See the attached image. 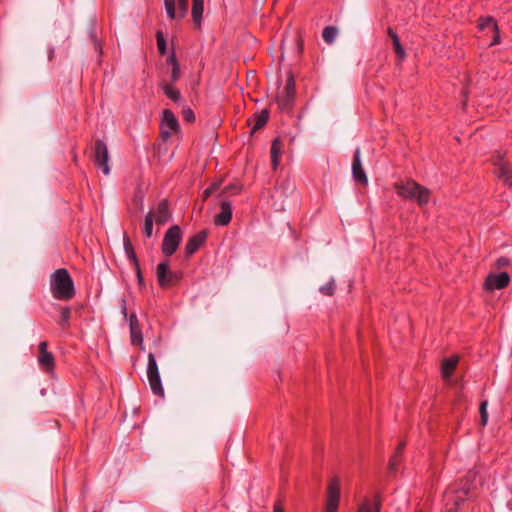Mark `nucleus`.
<instances>
[{"label":"nucleus","mask_w":512,"mask_h":512,"mask_svg":"<svg viewBox=\"0 0 512 512\" xmlns=\"http://www.w3.org/2000/svg\"><path fill=\"white\" fill-rule=\"evenodd\" d=\"M180 131L178 119L170 109H164L160 123V136L162 141H168L173 134Z\"/></svg>","instance_id":"39448f33"},{"label":"nucleus","mask_w":512,"mask_h":512,"mask_svg":"<svg viewBox=\"0 0 512 512\" xmlns=\"http://www.w3.org/2000/svg\"><path fill=\"white\" fill-rule=\"evenodd\" d=\"M136 273H137V277H138V280L139 282H142L143 281V277H142V273H141V269H140V264L138 263V268H134Z\"/></svg>","instance_id":"49530a36"},{"label":"nucleus","mask_w":512,"mask_h":512,"mask_svg":"<svg viewBox=\"0 0 512 512\" xmlns=\"http://www.w3.org/2000/svg\"><path fill=\"white\" fill-rule=\"evenodd\" d=\"M165 10L169 19H176L175 0H164Z\"/></svg>","instance_id":"c85d7f7f"},{"label":"nucleus","mask_w":512,"mask_h":512,"mask_svg":"<svg viewBox=\"0 0 512 512\" xmlns=\"http://www.w3.org/2000/svg\"><path fill=\"white\" fill-rule=\"evenodd\" d=\"M182 118L188 123H193L195 121V114L191 108H185L182 110Z\"/></svg>","instance_id":"473e14b6"},{"label":"nucleus","mask_w":512,"mask_h":512,"mask_svg":"<svg viewBox=\"0 0 512 512\" xmlns=\"http://www.w3.org/2000/svg\"><path fill=\"white\" fill-rule=\"evenodd\" d=\"M478 28L481 31H484L485 29L489 28L494 33L493 40L490 44L491 46L500 44L499 28H498V25H497L496 21L494 20V18H492L490 16L479 18Z\"/></svg>","instance_id":"2eb2a0df"},{"label":"nucleus","mask_w":512,"mask_h":512,"mask_svg":"<svg viewBox=\"0 0 512 512\" xmlns=\"http://www.w3.org/2000/svg\"><path fill=\"white\" fill-rule=\"evenodd\" d=\"M52 56H53V50L50 51L49 59H52Z\"/></svg>","instance_id":"de8ad7c7"},{"label":"nucleus","mask_w":512,"mask_h":512,"mask_svg":"<svg viewBox=\"0 0 512 512\" xmlns=\"http://www.w3.org/2000/svg\"><path fill=\"white\" fill-rule=\"evenodd\" d=\"M50 291L57 300L68 301L75 296L74 282L67 269H56L50 275Z\"/></svg>","instance_id":"f257e3e1"},{"label":"nucleus","mask_w":512,"mask_h":512,"mask_svg":"<svg viewBox=\"0 0 512 512\" xmlns=\"http://www.w3.org/2000/svg\"><path fill=\"white\" fill-rule=\"evenodd\" d=\"M204 10V0H193L192 19L196 27H200Z\"/></svg>","instance_id":"aec40b11"},{"label":"nucleus","mask_w":512,"mask_h":512,"mask_svg":"<svg viewBox=\"0 0 512 512\" xmlns=\"http://www.w3.org/2000/svg\"><path fill=\"white\" fill-rule=\"evenodd\" d=\"M124 249H125V253H126L127 257L133 264V267L138 268V263H139L138 258L136 256V253L134 251L133 245H132L129 237H127V236H124Z\"/></svg>","instance_id":"412c9836"},{"label":"nucleus","mask_w":512,"mask_h":512,"mask_svg":"<svg viewBox=\"0 0 512 512\" xmlns=\"http://www.w3.org/2000/svg\"><path fill=\"white\" fill-rule=\"evenodd\" d=\"M71 309L70 307H62L60 309L59 325L62 329L67 330L70 327Z\"/></svg>","instance_id":"393cba45"},{"label":"nucleus","mask_w":512,"mask_h":512,"mask_svg":"<svg viewBox=\"0 0 512 512\" xmlns=\"http://www.w3.org/2000/svg\"><path fill=\"white\" fill-rule=\"evenodd\" d=\"M208 237V233L205 230H202L192 237H190L185 245V256L187 258L191 257L195 254L199 248L204 245Z\"/></svg>","instance_id":"ddd939ff"},{"label":"nucleus","mask_w":512,"mask_h":512,"mask_svg":"<svg viewBox=\"0 0 512 512\" xmlns=\"http://www.w3.org/2000/svg\"><path fill=\"white\" fill-rule=\"evenodd\" d=\"M283 142L280 138H275L272 141L270 154H271V165L273 170H277L280 165L281 154L283 149Z\"/></svg>","instance_id":"a211bd4d"},{"label":"nucleus","mask_w":512,"mask_h":512,"mask_svg":"<svg viewBox=\"0 0 512 512\" xmlns=\"http://www.w3.org/2000/svg\"><path fill=\"white\" fill-rule=\"evenodd\" d=\"M183 233L178 225H172L164 234L161 252L164 256H172L182 241Z\"/></svg>","instance_id":"20e7f679"},{"label":"nucleus","mask_w":512,"mask_h":512,"mask_svg":"<svg viewBox=\"0 0 512 512\" xmlns=\"http://www.w3.org/2000/svg\"><path fill=\"white\" fill-rule=\"evenodd\" d=\"M153 213V220L158 225L165 224L171 217L170 211H169V203L166 199L161 200L156 209L152 211Z\"/></svg>","instance_id":"dca6fc26"},{"label":"nucleus","mask_w":512,"mask_h":512,"mask_svg":"<svg viewBox=\"0 0 512 512\" xmlns=\"http://www.w3.org/2000/svg\"><path fill=\"white\" fill-rule=\"evenodd\" d=\"M458 362H459V357L456 355H453V356L446 358L442 361L441 375L444 380L449 379L453 375V373L458 365Z\"/></svg>","instance_id":"6ab92c4d"},{"label":"nucleus","mask_w":512,"mask_h":512,"mask_svg":"<svg viewBox=\"0 0 512 512\" xmlns=\"http://www.w3.org/2000/svg\"><path fill=\"white\" fill-rule=\"evenodd\" d=\"M352 175L356 182L362 185L368 184V178L361 163V153L359 148L355 150L353 155Z\"/></svg>","instance_id":"4468645a"},{"label":"nucleus","mask_w":512,"mask_h":512,"mask_svg":"<svg viewBox=\"0 0 512 512\" xmlns=\"http://www.w3.org/2000/svg\"><path fill=\"white\" fill-rule=\"evenodd\" d=\"M494 167L493 174L509 188L512 187V168L510 164L504 159L502 154H497L491 159Z\"/></svg>","instance_id":"0eeeda50"},{"label":"nucleus","mask_w":512,"mask_h":512,"mask_svg":"<svg viewBox=\"0 0 512 512\" xmlns=\"http://www.w3.org/2000/svg\"><path fill=\"white\" fill-rule=\"evenodd\" d=\"M510 283V276L507 272H501L498 274L490 273L483 284V287L487 291L501 290L506 288Z\"/></svg>","instance_id":"f8f14e48"},{"label":"nucleus","mask_w":512,"mask_h":512,"mask_svg":"<svg viewBox=\"0 0 512 512\" xmlns=\"http://www.w3.org/2000/svg\"><path fill=\"white\" fill-rule=\"evenodd\" d=\"M179 18H183L188 11V0H178ZM177 18V15H176Z\"/></svg>","instance_id":"f704fd0d"},{"label":"nucleus","mask_w":512,"mask_h":512,"mask_svg":"<svg viewBox=\"0 0 512 512\" xmlns=\"http://www.w3.org/2000/svg\"><path fill=\"white\" fill-rule=\"evenodd\" d=\"M341 484L338 477L329 480L326 489V502L324 512H337L340 503Z\"/></svg>","instance_id":"6e6552de"},{"label":"nucleus","mask_w":512,"mask_h":512,"mask_svg":"<svg viewBox=\"0 0 512 512\" xmlns=\"http://www.w3.org/2000/svg\"><path fill=\"white\" fill-rule=\"evenodd\" d=\"M510 263H511V261L509 258H507L505 256H501L496 260L495 266H496V268L500 269V268L508 267L510 265Z\"/></svg>","instance_id":"ea45409f"},{"label":"nucleus","mask_w":512,"mask_h":512,"mask_svg":"<svg viewBox=\"0 0 512 512\" xmlns=\"http://www.w3.org/2000/svg\"><path fill=\"white\" fill-rule=\"evenodd\" d=\"M109 152L106 144L103 140H96L93 147V162L94 165L100 169L104 175L110 173V167L108 165Z\"/></svg>","instance_id":"1a4fd4ad"},{"label":"nucleus","mask_w":512,"mask_h":512,"mask_svg":"<svg viewBox=\"0 0 512 512\" xmlns=\"http://www.w3.org/2000/svg\"><path fill=\"white\" fill-rule=\"evenodd\" d=\"M393 48L397 55V58L399 60H404L406 57V52H405L404 48L402 47L401 42L394 43Z\"/></svg>","instance_id":"c9c22d12"},{"label":"nucleus","mask_w":512,"mask_h":512,"mask_svg":"<svg viewBox=\"0 0 512 512\" xmlns=\"http://www.w3.org/2000/svg\"><path fill=\"white\" fill-rule=\"evenodd\" d=\"M479 412H480L481 425L485 426L488 421V412H487V402L486 401H484L480 404Z\"/></svg>","instance_id":"7c9ffc66"},{"label":"nucleus","mask_w":512,"mask_h":512,"mask_svg":"<svg viewBox=\"0 0 512 512\" xmlns=\"http://www.w3.org/2000/svg\"><path fill=\"white\" fill-rule=\"evenodd\" d=\"M232 219V205L228 201H222L220 204V212L215 215L214 223L216 225L226 226Z\"/></svg>","instance_id":"f3484780"},{"label":"nucleus","mask_w":512,"mask_h":512,"mask_svg":"<svg viewBox=\"0 0 512 512\" xmlns=\"http://www.w3.org/2000/svg\"><path fill=\"white\" fill-rule=\"evenodd\" d=\"M394 189L399 197L404 200L416 201L421 207L430 201L431 191L412 179L396 182Z\"/></svg>","instance_id":"f03ea898"},{"label":"nucleus","mask_w":512,"mask_h":512,"mask_svg":"<svg viewBox=\"0 0 512 512\" xmlns=\"http://www.w3.org/2000/svg\"><path fill=\"white\" fill-rule=\"evenodd\" d=\"M334 290H335V285L333 282H329L320 288L321 293L324 295H327V296H332L334 294Z\"/></svg>","instance_id":"e433bc0d"},{"label":"nucleus","mask_w":512,"mask_h":512,"mask_svg":"<svg viewBox=\"0 0 512 512\" xmlns=\"http://www.w3.org/2000/svg\"><path fill=\"white\" fill-rule=\"evenodd\" d=\"M153 223H154L153 213H152V211H149L147 213V215L145 216V221H144V234L146 235L147 238L152 237Z\"/></svg>","instance_id":"cd10ccee"},{"label":"nucleus","mask_w":512,"mask_h":512,"mask_svg":"<svg viewBox=\"0 0 512 512\" xmlns=\"http://www.w3.org/2000/svg\"><path fill=\"white\" fill-rule=\"evenodd\" d=\"M358 512H379V507L376 506L375 508L371 504L370 501L366 500L359 506Z\"/></svg>","instance_id":"2f4dec72"},{"label":"nucleus","mask_w":512,"mask_h":512,"mask_svg":"<svg viewBox=\"0 0 512 512\" xmlns=\"http://www.w3.org/2000/svg\"><path fill=\"white\" fill-rule=\"evenodd\" d=\"M269 114L266 110L261 111L259 114L255 116L254 125L252 127V131L255 132L261 129L268 121Z\"/></svg>","instance_id":"bb28decb"},{"label":"nucleus","mask_w":512,"mask_h":512,"mask_svg":"<svg viewBox=\"0 0 512 512\" xmlns=\"http://www.w3.org/2000/svg\"><path fill=\"white\" fill-rule=\"evenodd\" d=\"M156 277L159 286L162 289H168L177 285L183 277V273L179 270L173 271L169 268L168 261H163L157 265Z\"/></svg>","instance_id":"7ed1b4c3"},{"label":"nucleus","mask_w":512,"mask_h":512,"mask_svg":"<svg viewBox=\"0 0 512 512\" xmlns=\"http://www.w3.org/2000/svg\"><path fill=\"white\" fill-rule=\"evenodd\" d=\"M273 512H285L282 500L278 499L275 501L273 506Z\"/></svg>","instance_id":"a19ab883"},{"label":"nucleus","mask_w":512,"mask_h":512,"mask_svg":"<svg viewBox=\"0 0 512 512\" xmlns=\"http://www.w3.org/2000/svg\"><path fill=\"white\" fill-rule=\"evenodd\" d=\"M161 88H162L164 94L172 101L178 102L181 99V93L178 90V88H176L174 85L161 84Z\"/></svg>","instance_id":"4be33fe9"},{"label":"nucleus","mask_w":512,"mask_h":512,"mask_svg":"<svg viewBox=\"0 0 512 512\" xmlns=\"http://www.w3.org/2000/svg\"><path fill=\"white\" fill-rule=\"evenodd\" d=\"M139 322H138V319H137V316L135 314H131L130 317H129V328H131L132 326H139Z\"/></svg>","instance_id":"c03bdc74"},{"label":"nucleus","mask_w":512,"mask_h":512,"mask_svg":"<svg viewBox=\"0 0 512 512\" xmlns=\"http://www.w3.org/2000/svg\"><path fill=\"white\" fill-rule=\"evenodd\" d=\"M387 32H388V35L390 36V38L392 39L393 44L400 42V39H399L397 33L391 27L388 28Z\"/></svg>","instance_id":"79ce46f5"},{"label":"nucleus","mask_w":512,"mask_h":512,"mask_svg":"<svg viewBox=\"0 0 512 512\" xmlns=\"http://www.w3.org/2000/svg\"><path fill=\"white\" fill-rule=\"evenodd\" d=\"M167 62L172 66L171 81L174 83L179 80L181 75L180 67L174 53L168 57Z\"/></svg>","instance_id":"5701e85b"},{"label":"nucleus","mask_w":512,"mask_h":512,"mask_svg":"<svg viewBox=\"0 0 512 512\" xmlns=\"http://www.w3.org/2000/svg\"><path fill=\"white\" fill-rule=\"evenodd\" d=\"M93 512H97V511H93Z\"/></svg>","instance_id":"09e8293b"},{"label":"nucleus","mask_w":512,"mask_h":512,"mask_svg":"<svg viewBox=\"0 0 512 512\" xmlns=\"http://www.w3.org/2000/svg\"><path fill=\"white\" fill-rule=\"evenodd\" d=\"M242 186L240 184H230L225 187L224 192L237 195L241 192Z\"/></svg>","instance_id":"4c0bfd02"},{"label":"nucleus","mask_w":512,"mask_h":512,"mask_svg":"<svg viewBox=\"0 0 512 512\" xmlns=\"http://www.w3.org/2000/svg\"><path fill=\"white\" fill-rule=\"evenodd\" d=\"M220 186V183H212L208 188H206L203 192V200L208 199L211 194L216 191Z\"/></svg>","instance_id":"58836bf2"},{"label":"nucleus","mask_w":512,"mask_h":512,"mask_svg":"<svg viewBox=\"0 0 512 512\" xmlns=\"http://www.w3.org/2000/svg\"><path fill=\"white\" fill-rule=\"evenodd\" d=\"M337 34H338V30H337L336 27H334V26H326L323 29L322 37H323V40L327 44H332L335 41V39L337 37Z\"/></svg>","instance_id":"a878e982"},{"label":"nucleus","mask_w":512,"mask_h":512,"mask_svg":"<svg viewBox=\"0 0 512 512\" xmlns=\"http://www.w3.org/2000/svg\"><path fill=\"white\" fill-rule=\"evenodd\" d=\"M401 462V457L398 454H393L389 461V469L391 472H396L397 468Z\"/></svg>","instance_id":"72a5a7b5"},{"label":"nucleus","mask_w":512,"mask_h":512,"mask_svg":"<svg viewBox=\"0 0 512 512\" xmlns=\"http://www.w3.org/2000/svg\"><path fill=\"white\" fill-rule=\"evenodd\" d=\"M404 448H405V442H400L399 445L397 446L394 454H398V456L401 457L403 454Z\"/></svg>","instance_id":"a18cd8bd"},{"label":"nucleus","mask_w":512,"mask_h":512,"mask_svg":"<svg viewBox=\"0 0 512 512\" xmlns=\"http://www.w3.org/2000/svg\"><path fill=\"white\" fill-rule=\"evenodd\" d=\"M147 378L154 395L164 397L158 365L153 353L148 355Z\"/></svg>","instance_id":"423d86ee"},{"label":"nucleus","mask_w":512,"mask_h":512,"mask_svg":"<svg viewBox=\"0 0 512 512\" xmlns=\"http://www.w3.org/2000/svg\"><path fill=\"white\" fill-rule=\"evenodd\" d=\"M48 343L42 341L38 345V364L40 368L46 373H52L55 369V358L54 355L48 351Z\"/></svg>","instance_id":"9b49d317"},{"label":"nucleus","mask_w":512,"mask_h":512,"mask_svg":"<svg viewBox=\"0 0 512 512\" xmlns=\"http://www.w3.org/2000/svg\"><path fill=\"white\" fill-rule=\"evenodd\" d=\"M130 337H131V343L133 345H139L141 346V349H143V335L140 325L139 326H132L130 328Z\"/></svg>","instance_id":"b1692460"},{"label":"nucleus","mask_w":512,"mask_h":512,"mask_svg":"<svg viewBox=\"0 0 512 512\" xmlns=\"http://www.w3.org/2000/svg\"><path fill=\"white\" fill-rule=\"evenodd\" d=\"M156 41H157V48L161 55H164L166 53V41L164 38V35L162 31L156 32Z\"/></svg>","instance_id":"c756f323"},{"label":"nucleus","mask_w":512,"mask_h":512,"mask_svg":"<svg viewBox=\"0 0 512 512\" xmlns=\"http://www.w3.org/2000/svg\"><path fill=\"white\" fill-rule=\"evenodd\" d=\"M296 93V83L293 75L288 76L282 93L277 97L278 107L283 111H290Z\"/></svg>","instance_id":"9d476101"},{"label":"nucleus","mask_w":512,"mask_h":512,"mask_svg":"<svg viewBox=\"0 0 512 512\" xmlns=\"http://www.w3.org/2000/svg\"><path fill=\"white\" fill-rule=\"evenodd\" d=\"M296 42H297L298 52L302 53L303 48H304V40H303V37L301 36V34H299L297 36Z\"/></svg>","instance_id":"37998d69"}]
</instances>
